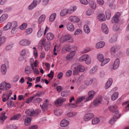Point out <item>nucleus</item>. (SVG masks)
<instances>
[{
    "mask_svg": "<svg viewBox=\"0 0 129 129\" xmlns=\"http://www.w3.org/2000/svg\"><path fill=\"white\" fill-rule=\"evenodd\" d=\"M56 16V14L53 13L50 15L49 17V21L51 22L53 21L55 19Z\"/></svg>",
    "mask_w": 129,
    "mask_h": 129,
    "instance_id": "nucleus-42",
    "label": "nucleus"
},
{
    "mask_svg": "<svg viewBox=\"0 0 129 129\" xmlns=\"http://www.w3.org/2000/svg\"><path fill=\"white\" fill-rule=\"evenodd\" d=\"M17 27V23L16 21H14L12 22H9L7 23L6 26L4 27L3 29L4 30H7L12 27V29L11 32L12 34H14L15 33Z\"/></svg>",
    "mask_w": 129,
    "mask_h": 129,
    "instance_id": "nucleus-1",
    "label": "nucleus"
},
{
    "mask_svg": "<svg viewBox=\"0 0 129 129\" xmlns=\"http://www.w3.org/2000/svg\"><path fill=\"white\" fill-rule=\"evenodd\" d=\"M69 20L70 21L74 23L78 22L80 20L79 17L75 15L70 16L69 18Z\"/></svg>",
    "mask_w": 129,
    "mask_h": 129,
    "instance_id": "nucleus-10",
    "label": "nucleus"
},
{
    "mask_svg": "<svg viewBox=\"0 0 129 129\" xmlns=\"http://www.w3.org/2000/svg\"><path fill=\"white\" fill-rule=\"evenodd\" d=\"M102 100V98H100L95 99L93 102V106L94 107H96L99 105L101 104Z\"/></svg>",
    "mask_w": 129,
    "mask_h": 129,
    "instance_id": "nucleus-16",
    "label": "nucleus"
},
{
    "mask_svg": "<svg viewBox=\"0 0 129 129\" xmlns=\"http://www.w3.org/2000/svg\"><path fill=\"white\" fill-rule=\"evenodd\" d=\"M33 29L31 28H28L25 31L26 35H28L31 34L33 32Z\"/></svg>",
    "mask_w": 129,
    "mask_h": 129,
    "instance_id": "nucleus-56",
    "label": "nucleus"
},
{
    "mask_svg": "<svg viewBox=\"0 0 129 129\" xmlns=\"http://www.w3.org/2000/svg\"><path fill=\"white\" fill-rule=\"evenodd\" d=\"M98 18L101 21H103L105 20V16L103 14H100L98 16Z\"/></svg>",
    "mask_w": 129,
    "mask_h": 129,
    "instance_id": "nucleus-34",
    "label": "nucleus"
},
{
    "mask_svg": "<svg viewBox=\"0 0 129 129\" xmlns=\"http://www.w3.org/2000/svg\"><path fill=\"white\" fill-rule=\"evenodd\" d=\"M25 112L28 116H34L35 114V111H32L30 109H26Z\"/></svg>",
    "mask_w": 129,
    "mask_h": 129,
    "instance_id": "nucleus-26",
    "label": "nucleus"
},
{
    "mask_svg": "<svg viewBox=\"0 0 129 129\" xmlns=\"http://www.w3.org/2000/svg\"><path fill=\"white\" fill-rule=\"evenodd\" d=\"M101 28L104 33L106 34L108 33L109 32L108 29L106 24L104 23L102 24Z\"/></svg>",
    "mask_w": 129,
    "mask_h": 129,
    "instance_id": "nucleus-18",
    "label": "nucleus"
},
{
    "mask_svg": "<svg viewBox=\"0 0 129 129\" xmlns=\"http://www.w3.org/2000/svg\"><path fill=\"white\" fill-rule=\"evenodd\" d=\"M21 117V115L19 114H18L10 118V120H18Z\"/></svg>",
    "mask_w": 129,
    "mask_h": 129,
    "instance_id": "nucleus-33",
    "label": "nucleus"
},
{
    "mask_svg": "<svg viewBox=\"0 0 129 129\" xmlns=\"http://www.w3.org/2000/svg\"><path fill=\"white\" fill-rule=\"evenodd\" d=\"M77 113L75 112H69L67 114V116L69 117H71L75 116L77 115Z\"/></svg>",
    "mask_w": 129,
    "mask_h": 129,
    "instance_id": "nucleus-52",
    "label": "nucleus"
},
{
    "mask_svg": "<svg viewBox=\"0 0 129 129\" xmlns=\"http://www.w3.org/2000/svg\"><path fill=\"white\" fill-rule=\"evenodd\" d=\"M84 32L87 34H89L90 31L89 26L87 25H85L84 26Z\"/></svg>",
    "mask_w": 129,
    "mask_h": 129,
    "instance_id": "nucleus-35",
    "label": "nucleus"
},
{
    "mask_svg": "<svg viewBox=\"0 0 129 129\" xmlns=\"http://www.w3.org/2000/svg\"><path fill=\"white\" fill-rule=\"evenodd\" d=\"M54 35L51 33H48L47 34V39L48 40H51L54 38Z\"/></svg>",
    "mask_w": 129,
    "mask_h": 129,
    "instance_id": "nucleus-29",
    "label": "nucleus"
},
{
    "mask_svg": "<svg viewBox=\"0 0 129 129\" xmlns=\"http://www.w3.org/2000/svg\"><path fill=\"white\" fill-rule=\"evenodd\" d=\"M66 101V99L63 98L58 99L55 102V104L56 106H60Z\"/></svg>",
    "mask_w": 129,
    "mask_h": 129,
    "instance_id": "nucleus-8",
    "label": "nucleus"
},
{
    "mask_svg": "<svg viewBox=\"0 0 129 129\" xmlns=\"http://www.w3.org/2000/svg\"><path fill=\"white\" fill-rule=\"evenodd\" d=\"M117 108V106L116 105L111 106L109 107V109L110 111L115 112L114 115L116 114L115 111H118Z\"/></svg>",
    "mask_w": 129,
    "mask_h": 129,
    "instance_id": "nucleus-19",
    "label": "nucleus"
},
{
    "mask_svg": "<svg viewBox=\"0 0 129 129\" xmlns=\"http://www.w3.org/2000/svg\"><path fill=\"white\" fill-rule=\"evenodd\" d=\"M116 113V114L114 115L113 117L109 121V123L110 124H113L115 123V122L116 121L117 119L120 116V115L118 111H115Z\"/></svg>",
    "mask_w": 129,
    "mask_h": 129,
    "instance_id": "nucleus-6",
    "label": "nucleus"
},
{
    "mask_svg": "<svg viewBox=\"0 0 129 129\" xmlns=\"http://www.w3.org/2000/svg\"><path fill=\"white\" fill-rule=\"evenodd\" d=\"M120 63V60L119 59L117 58L115 61L113 66L114 69L116 70L119 67Z\"/></svg>",
    "mask_w": 129,
    "mask_h": 129,
    "instance_id": "nucleus-20",
    "label": "nucleus"
},
{
    "mask_svg": "<svg viewBox=\"0 0 129 129\" xmlns=\"http://www.w3.org/2000/svg\"><path fill=\"white\" fill-rule=\"evenodd\" d=\"M77 9V7L76 6H72L67 10L68 14H71L75 11Z\"/></svg>",
    "mask_w": 129,
    "mask_h": 129,
    "instance_id": "nucleus-17",
    "label": "nucleus"
},
{
    "mask_svg": "<svg viewBox=\"0 0 129 129\" xmlns=\"http://www.w3.org/2000/svg\"><path fill=\"white\" fill-rule=\"evenodd\" d=\"M68 14L67 10L63 9L61 11L60 13V15L61 16H64Z\"/></svg>",
    "mask_w": 129,
    "mask_h": 129,
    "instance_id": "nucleus-38",
    "label": "nucleus"
},
{
    "mask_svg": "<svg viewBox=\"0 0 129 129\" xmlns=\"http://www.w3.org/2000/svg\"><path fill=\"white\" fill-rule=\"evenodd\" d=\"M10 88V85L8 83L3 82L0 84V89L2 91H4Z\"/></svg>",
    "mask_w": 129,
    "mask_h": 129,
    "instance_id": "nucleus-5",
    "label": "nucleus"
},
{
    "mask_svg": "<svg viewBox=\"0 0 129 129\" xmlns=\"http://www.w3.org/2000/svg\"><path fill=\"white\" fill-rule=\"evenodd\" d=\"M97 57L99 61L101 62L104 58V57L103 55L101 54H98Z\"/></svg>",
    "mask_w": 129,
    "mask_h": 129,
    "instance_id": "nucleus-51",
    "label": "nucleus"
},
{
    "mask_svg": "<svg viewBox=\"0 0 129 129\" xmlns=\"http://www.w3.org/2000/svg\"><path fill=\"white\" fill-rule=\"evenodd\" d=\"M31 119L30 117H27L25 119L24 124L26 125H29L31 123Z\"/></svg>",
    "mask_w": 129,
    "mask_h": 129,
    "instance_id": "nucleus-32",
    "label": "nucleus"
},
{
    "mask_svg": "<svg viewBox=\"0 0 129 129\" xmlns=\"http://www.w3.org/2000/svg\"><path fill=\"white\" fill-rule=\"evenodd\" d=\"M97 67L96 66H95L90 71V73L91 74H93L95 73L97 71Z\"/></svg>",
    "mask_w": 129,
    "mask_h": 129,
    "instance_id": "nucleus-59",
    "label": "nucleus"
},
{
    "mask_svg": "<svg viewBox=\"0 0 129 129\" xmlns=\"http://www.w3.org/2000/svg\"><path fill=\"white\" fill-rule=\"evenodd\" d=\"M89 3L90 7L93 9H95L96 6L95 2L93 0H89Z\"/></svg>",
    "mask_w": 129,
    "mask_h": 129,
    "instance_id": "nucleus-22",
    "label": "nucleus"
},
{
    "mask_svg": "<svg viewBox=\"0 0 129 129\" xmlns=\"http://www.w3.org/2000/svg\"><path fill=\"white\" fill-rule=\"evenodd\" d=\"M74 41V40L72 36L69 34L62 36L60 39V41L61 43H63L64 42L72 43Z\"/></svg>",
    "mask_w": 129,
    "mask_h": 129,
    "instance_id": "nucleus-2",
    "label": "nucleus"
},
{
    "mask_svg": "<svg viewBox=\"0 0 129 129\" xmlns=\"http://www.w3.org/2000/svg\"><path fill=\"white\" fill-rule=\"evenodd\" d=\"M51 45L50 42L49 41H47L44 44L45 50L47 51L49 50Z\"/></svg>",
    "mask_w": 129,
    "mask_h": 129,
    "instance_id": "nucleus-24",
    "label": "nucleus"
},
{
    "mask_svg": "<svg viewBox=\"0 0 129 129\" xmlns=\"http://www.w3.org/2000/svg\"><path fill=\"white\" fill-rule=\"evenodd\" d=\"M113 81V80L111 78H110L106 83L105 86V88L106 89L109 88L111 86Z\"/></svg>",
    "mask_w": 129,
    "mask_h": 129,
    "instance_id": "nucleus-21",
    "label": "nucleus"
},
{
    "mask_svg": "<svg viewBox=\"0 0 129 129\" xmlns=\"http://www.w3.org/2000/svg\"><path fill=\"white\" fill-rule=\"evenodd\" d=\"M37 6L36 4L33 1L31 4L28 6V9L29 10H31L36 7Z\"/></svg>",
    "mask_w": 129,
    "mask_h": 129,
    "instance_id": "nucleus-36",
    "label": "nucleus"
},
{
    "mask_svg": "<svg viewBox=\"0 0 129 129\" xmlns=\"http://www.w3.org/2000/svg\"><path fill=\"white\" fill-rule=\"evenodd\" d=\"M31 70L30 67L27 66L25 67V72L26 74H28L30 73Z\"/></svg>",
    "mask_w": 129,
    "mask_h": 129,
    "instance_id": "nucleus-45",
    "label": "nucleus"
},
{
    "mask_svg": "<svg viewBox=\"0 0 129 129\" xmlns=\"http://www.w3.org/2000/svg\"><path fill=\"white\" fill-rule=\"evenodd\" d=\"M45 18V16L44 15H41L39 18L38 19V22L39 23H41L43 21Z\"/></svg>",
    "mask_w": 129,
    "mask_h": 129,
    "instance_id": "nucleus-41",
    "label": "nucleus"
},
{
    "mask_svg": "<svg viewBox=\"0 0 129 129\" xmlns=\"http://www.w3.org/2000/svg\"><path fill=\"white\" fill-rule=\"evenodd\" d=\"M70 93V91L67 90L62 91L61 93V95L62 96H65L68 95Z\"/></svg>",
    "mask_w": 129,
    "mask_h": 129,
    "instance_id": "nucleus-46",
    "label": "nucleus"
},
{
    "mask_svg": "<svg viewBox=\"0 0 129 129\" xmlns=\"http://www.w3.org/2000/svg\"><path fill=\"white\" fill-rule=\"evenodd\" d=\"M94 116V115L92 113H87L85 114L84 116L83 117V119L85 121H88L91 120Z\"/></svg>",
    "mask_w": 129,
    "mask_h": 129,
    "instance_id": "nucleus-7",
    "label": "nucleus"
},
{
    "mask_svg": "<svg viewBox=\"0 0 129 129\" xmlns=\"http://www.w3.org/2000/svg\"><path fill=\"white\" fill-rule=\"evenodd\" d=\"M8 127L10 129H17V126L15 125H9Z\"/></svg>",
    "mask_w": 129,
    "mask_h": 129,
    "instance_id": "nucleus-64",
    "label": "nucleus"
},
{
    "mask_svg": "<svg viewBox=\"0 0 129 129\" xmlns=\"http://www.w3.org/2000/svg\"><path fill=\"white\" fill-rule=\"evenodd\" d=\"M110 59L108 58H104L103 60L101 62V65L102 66H103L107 63L110 61Z\"/></svg>",
    "mask_w": 129,
    "mask_h": 129,
    "instance_id": "nucleus-31",
    "label": "nucleus"
},
{
    "mask_svg": "<svg viewBox=\"0 0 129 129\" xmlns=\"http://www.w3.org/2000/svg\"><path fill=\"white\" fill-rule=\"evenodd\" d=\"M1 71L3 74L5 75L6 74L7 71V68L6 65L4 64H3L1 66Z\"/></svg>",
    "mask_w": 129,
    "mask_h": 129,
    "instance_id": "nucleus-25",
    "label": "nucleus"
},
{
    "mask_svg": "<svg viewBox=\"0 0 129 129\" xmlns=\"http://www.w3.org/2000/svg\"><path fill=\"white\" fill-rule=\"evenodd\" d=\"M35 97L34 96V95L33 96L30 97L27 100L25 103L28 104H29L32 101Z\"/></svg>",
    "mask_w": 129,
    "mask_h": 129,
    "instance_id": "nucleus-54",
    "label": "nucleus"
},
{
    "mask_svg": "<svg viewBox=\"0 0 129 129\" xmlns=\"http://www.w3.org/2000/svg\"><path fill=\"white\" fill-rule=\"evenodd\" d=\"M12 94V92L11 91H9L8 93H4L3 95V96L4 97L2 99L3 101L4 102H5L6 100V98H7V100H8Z\"/></svg>",
    "mask_w": 129,
    "mask_h": 129,
    "instance_id": "nucleus-15",
    "label": "nucleus"
},
{
    "mask_svg": "<svg viewBox=\"0 0 129 129\" xmlns=\"http://www.w3.org/2000/svg\"><path fill=\"white\" fill-rule=\"evenodd\" d=\"M46 41V39L44 38H43L41 39L40 41L39 45L40 46H42V45H43L45 43V42Z\"/></svg>",
    "mask_w": 129,
    "mask_h": 129,
    "instance_id": "nucleus-62",
    "label": "nucleus"
},
{
    "mask_svg": "<svg viewBox=\"0 0 129 129\" xmlns=\"http://www.w3.org/2000/svg\"><path fill=\"white\" fill-rule=\"evenodd\" d=\"M8 15L6 14H3L0 17V23H2L5 21L8 18Z\"/></svg>",
    "mask_w": 129,
    "mask_h": 129,
    "instance_id": "nucleus-23",
    "label": "nucleus"
},
{
    "mask_svg": "<svg viewBox=\"0 0 129 129\" xmlns=\"http://www.w3.org/2000/svg\"><path fill=\"white\" fill-rule=\"evenodd\" d=\"M42 101V100L39 98H37L34 99L33 102L35 104L37 103H39Z\"/></svg>",
    "mask_w": 129,
    "mask_h": 129,
    "instance_id": "nucleus-53",
    "label": "nucleus"
},
{
    "mask_svg": "<svg viewBox=\"0 0 129 129\" xmlns=\"http://www.w3.org/2000/svg\"><path fill=\"white\" fill-rule=\"evenodd\" d=\"M121 15L120 12H117L114 16L112 20V23H117L119 21V18Z\"/></svg>",
    "mask_w": 129,
    "mask_h": 129,
    "instance_id": "nucleus-9",
    "label": "nucleus"
},
{
    "mask_svg": "<svg viewBox=\"0 0 129 129\" xmlns=\"http://www.w3.org/2000/svg\"><path fill=\"white\" fill-rule=\"evenodd\" d=\"M27 26V24L25 23L23 24L20 27V28L21 30L25 29Z\"/></svg>",
    "mask_w": 129,
    "mask_h": 129,
    "instance_id": "nucleus-63",
    "label": "nucleus"
},
{
    "mask_svg": "<svg viewBox=\"0 0 129 129\" xmlns=\"http://www.w3.org/2000/svg\"><path fill=\"white\" fill-rule=\"evenodd\" d=\"M6 41V38L4 37L0 38V47Z\"/></svg>",
    "mask_w": 129,
    "mask_h": 129,
    "instance_id": "nucleus-50",
    "label": "nucleus"
},
{
    "mask_svg": "<svg viewBox=\"0 0 129 129\" xmlns=\"http://www.w3.org/2000/svg\"><path fill=\"white\" fill-rule=\"evenodd\" d=\"M75 52H71L70 53L68 54L66 57V59L67 60H69L72 58L75 55Z\"/></svg>",
    "mask_w": 129,
    "mask_h": 129,
    "instance_id": "nucleus-30",
    "label": "nucleus"
},
{
    "mask_svg": "<svg viewBox=\"0 0 129 129\" xmlns=\"http://www.w3.org/2000/svg\"><path fill=\"white\" fill-rule=\"evenodd\" d=\"M95 94V92L94 91H91L88 92V96L86 98V101H87L91 100L93 98L94 95Z\"/></svg>",
    "mask_w": 129,
    "mask_h": 129,
    "instance_id": "nucleus-12",
    "label": "nucleus"
},
{
    "mask_svg": "<svg viewBox=\"0 0 129 129\" xmlns=\"http://www.w3.org/2000/svg\"><path fill=\"white\" fill-rule=\"evenodd\" d=\"M85 97L84 96H81L79 98L77 99L76 101V103L78 104L80 103L85 99Z\"/></svg>",
    "mask_w": 129,
    "mask_h": 129,
    "instance_id": "nucleus-48",
    "label": "nucleus"
},
{
    "mask_svg": "<svg viewBox=\"0 0 129 129\" xmlns=\"http://www.w3.org/2000/svg\"><path fill=\"white\" fill-rule=\"evenodd\" d=\"M106 15L107 19L108 20L110 19L111 17V13L109 11H107L106 13Z\"/></svg>",
    "mask_w": 129,
    "mask_h": 129,
    "instance_id": "nucleus-58",
    "label": "nucleus"
},
{
    "mask_svg": "<svg viewBox=\"0 0 129 129\" xmlns=\"http://www.w3.org/2000/svg\"><path fill=\"white\" fill-rule=\"evenodd\" d=\"M100 121L99 119L98 118H95L92 120V123L93 124H95L98 123Z\"/></svg>",
    "mask_w": 129,
    "mask_h": 129,
    "instance_id": "nucleus-43",
    "label": "nucleus"
},
{
    "mask_svg": "<svg viewBox=\"0 0 129 129\" xmlns=\"http://www.w3.org/2000/svg\"><path fill=\"white\" fill-rule=\"evenodd\" d=\"M118 93L117 92L114 93L112 96L111 99L112 100H114L116 99L118 97Z\"/></svg>",
    "mask_w": 129,
    "mask_h": 129,
    "instance_id": "nucleus-49",
    "label": "nucleus"
},
{
    "mask_svg": "<svg viewBox=\"0 0 129 129\" xmlns=\"http://www.w3.org/2000/svg\"><path fill=\"white\" fill-rule=\"evenodd\" d=\"M31 43L30 41L27 40L23 39L19 42V44L22 46H25L29 45Z\"/></svg>",
    "mask_w": 129,
    "mask_h": 129,
    "instance_id": "nucleus-13",
    "label": "nucleus"
},
{
    "mask_svg": "<svg viewBox=\"0 0 129 129\" xmlns=\"http://www.w3.org/2000/svg\"><path fill=\"white\" fill-rule=\"evenodd\" d=\"M69 124V122L66 119L62 120L61 122L60 125L63 127H65L68 126Z\"/></svg>",
    "mask_w": 129,
    "mask_h": 129,
    "instance_id": "nucleus-27",
    "label": "nucleus"
},
{
    "mask_svg": "<svg viewBox=\"0 0 129 129\" xmlns=\"http://www.w3.org/2000/svg\"><path fill=\"white\" fill-rule=\"evenodd\" d=\"M104 42H100L98 43L96 45L95 47L96 48L99 49L102 48L105 45Z\"/></svg>",
    "mask_w": 129,
    "mask_h": 129,
    "instance_id": "nucleus-28",
    "label": "nucleus"
},
{
    "mask_svg": "<svg viewBox=\"0 0 129 129\" xmlns=\"http://www.w3.org/2000/svg\"><path fill=\"white\" fill-rule=\"evenodd\" d=\"M66 28L67 30L70 31H73L74 30V24L70 22L67 23Z\"/></svg>",
    "mask_w": 129,
    "mask_h": 129,
    "instance_id": "nucleus-14",
    "label": "nucleus"
},
{
    "mask_svg": "<svg viewBox=\"0 0 129 129\" xmlns=\"http://www.w3.org/2000/svg\"><path fill=\"white\" fill-rule=\"evenodd\" d=\"M7 104L8 106L10 108H12L14 106V102L11 100L10 101H9Z\"/></svg>",
    "mask_w": 129,
    "mask_h": 129,
    "instance_id": "nucleus-57",
    "label": "nucleus"
},
{
    "mask_svg": "<svg viewBox=\"0 0 129 129\" xmlns=\"http://www.w3.org/2000/svg\"><path fill=\"white\" fill-rule=\"evenodd\" d=\"M79 61L80 62L85 61L87 64H90L91 62V60L89 56L87 54H84L81 55L79 58Z\"/></svg>",
    "mask_w": 129,
    "mask_h": 129,
    "instance_id": "nucleus-3",
    "label": "nucleus"
},
{
    "mask_svg": "<svg viewBox=\"0 0 129 129\" xmlns=\"http://www.w3.org/2000/svg\"><path fill=\"white\" fill-rule=\"evenodd\" d=\"M85 68L83 65H79L75 68L73 74L74 75H75L77 74L79 72H83L85 70Z\"/></svg>",
    "mask_w": 129,
    "mask_h": 129,
    "instance_id": "nucleus-4",
    "label": "nucleus"
},
{
    "mask_svg": "<svg viewBox=\"0 0 129 129\" xmlns=\"http://www.w3.org/2000/svg\"><path fill=\"white\" fill-rule=\"evenodd\" d=\"M93 80L92 79H88L87 80H85L84 82V84L86 86H88L92 84Z\"/></svg>",
    "mask_w": 129,
    "mask_h": 129,
    "instance_id": "nucleus-39",
    "label": "nucleus"
},
{
    "mask_svg": "<svg viewBox=\"0 0 129 129\" xmlns=\"http://www.w3.org/2000/svg\"><path fill=\"white\" fill-rule=\"evenodd\" d=\"M62 110L60 109H58L54 111V113L55 115L58 116H60L62 113Z\"/></svg>",
    "mask_w": 129,
    "mask_h": 129,
    "instance_id": "nucleus-47",
    "label": "nucleus"
},
{
    "mask_svg": "<svg viewBox=\"0 0 129 129\" xmlns=\"http://www.w3.org/2000/svg\"><path fill=\"white\" fill-rule=\"evenodd\" d=\"M44 93V92L43 91L38 92L36 94L34 95L35 97H36L37 96L39 97L43 95Z\"/></svg>",
    "mask_w": 129,
    "mask_h": 129,
    "instance_id": "nucleus-61",
    "label": "nucleus"
},
{
    "mask_svg": "<svg viewBox=\"0 0 129 129\" xmlns=\"http://www.w3.org/2000/svg\"><path fill=\"white\" fill-rule=\"evenodd\" d=\"M115 0H107V4L109 7H112L113 5Z\"/></svg>",
    "mask_w": 129,
    "mask_h": 129,
    "instance_id": "nucleus-44",
    "label": "nucleus"
},
{
    "mask_svg": "<svg viewBox=\"0 0 129 129\" xmlns=\"http://www.w3.org/2000/svg\"><path fill=\"white\" fill-rule=\"evenodd\" d=\"M91 50V49L89 47H87L85 49H84L81 52L82 53H87Z\"/></svg>",
    "mask_w": 129,
    "mask_h": 129,
    "instance_id": "nucleus-55",
    "label": "nucleus"
},
{
    "mask_svg": "<svg viewBox=\"0 0 129 129\" xmlns=\"http://www.w3.org/2000/svg\"><path fill=\"white\" fill-rule=\"evenodd\" d=\"M65 50L66 51H69L71 52H75V51L77 50V48L74 45H70L66 47Z\"/></svg>",
    "mask_w": 129,
    "mask_h": 129,
    "instance_id": "nucleus-11",
    "label": "nucleus"
},
{
    "mask_svg": "<svg viewBox=\"0 0 129 129\" xmlns=\"http://www.w3.org/2000/svg\"><path fill=\"white\" fill-rule=\"evenodd\" d=\"M47 104L45 103H43L42 105H40V106L43 110H46L47 109Z\"/></svg>",
    "mask_w": 129,
    "mask_h": 129,
    "instance_id": "nucleus-60",
    "label": "nucleus"
},
{
    "mask_svg": "<svg viewBox=\"0 0 129 129\" xmlns=\"http://www.w3.org/2000/svg\"><path fill=\"white\" fill-rule=\"evenodd\" d=\"M84 76L83 75H81L79 76L77 81V83L78 84H79L84 80Z\"/></svg>",
    "mask_w": 129,
    "mask_h": 129,
    "instance_id": "nucleus-40",
    "label": "nucleus"
},
{
    "mask_svg": "<svg viewBox=\"0 0 129 129\" xmlns=\"http://www.w3.org/2000/svg\"><path fill=\"white\" fill-rule=\"evenodd\" d=\"M7 118V117L4 114H2L0 117V122L1 123H3Z\"/></svg>",
    "mask_w": 129,
    "mask_h": 129,
    "instance_id": "nucleus-37",
    "label": "nucleus"
}]
</instances>
